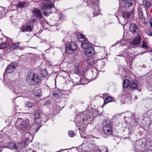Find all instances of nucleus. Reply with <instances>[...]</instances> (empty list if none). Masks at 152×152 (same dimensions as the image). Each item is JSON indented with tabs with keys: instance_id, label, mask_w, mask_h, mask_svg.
<instances>
[{
	"instance_id": "21",
	"label": "nucleus",
	"mask_w": 152,
	"mask_h": 152,
	"mask_svg": "<svg viewBox=\"0 0 152 152\" xmlns=\"http://www.w3.org/2000/svg\"><path fill=\"white\" fill-rule=\"evenodd\" d=\"M20 42H18V43H15L12 44L9 49L10 50H12L14 49H16L19 47V44Z\"/></svg>"
},
{
	"instance_id": "13",
	"label": "nucleus",
	"mask_w": 152,
	"mask_h": 152,
	"mask_svg": "<svg viewBox=\"0 0 152 152\" xmlns=\"http://www.w3.org/2000/svg\"><path fill=\"white\" fill-rule=\"evenodd\" d=\"M84 52L86 56H91L94 53V47L91 46L88 49L85 50Z\"/></svg>"
},
{
	"instance_id": "45",
	"label": "nucleus",
	"mask_w": 152,
	"mask_h": 152,
	"mask_svg": "<svg viewBox=\"0 0 152 152\" xmlns=\"http://www.w3.org/2000/svg\"><path fill=\"white\" fill-rule=\"evenodd\" d=\"M150 52H152V50H151V51H150Z\"/></svg>"
},
{
	"instance_id": "41",
	"label": "nucleus",
	"mask_w": 152,
	"mask_h": 152,
	"mask_svg": "<svg viewBox=\"0 0 152 152\" xmlns=\"http://www.w3.org/2000/svg\"><path fill=\"white\" fill-rule=\"evenodd\" d=\"M124 118H125V119H126V117H125ZM125 120V123H127L128 122V121H127V120Z\"/></svg>"
},
{
	"instance_id": "46",
	"label": "nucleus",
	"mask_w": 152,
	"mask_h": 152,
	"mask_svg": "<svg viewBox=\"0 0 152 152\" xmlns=\"http://www.w3.org/2000/svg\"><path fill=\"white\" fill-rule=\"evenodd\" d=\"M151 123L152 124V120L151 121Z\"/></svg>"
},
{
	"instance_id": "24",
	"label": "nucleus",
	"mask_w": 152,
	"mask_h": 152,
	"mask_svg": "<svg viewBox=\"0 0 152 152\" xmlns=\"http://www.w3.org/2000/svg\"><path fill=\"white\" fill-rule=\"evenodd\" d=\"M9 45L8 42L1 43L0 45V49H3L5 48Z\"/></svg>"
},
{
	"instance_id": "29",
	"label": "nucleus",
	"mask_w": 152,
	"mask_h": 152,
	"mask_svg": "<svg viewBox=\"0 0 152 152\" xmlns=\"http://www.w3.org/2000/svg\"><path fill=\"white\" fill-rule=\"evenodd\" d=\"M143 3L147 8H149L150 7V4L149 2L147 1H144Z\"/></svg>"
},
{
	"instance_id": "7",
	"label": "nucleus",
	"mask_w": 152,
	"mask_h": 152,
	"mask_svg": "<svg viewBox=\"0 0 152 152\" xmlns=\"http://www.w3.org/2000/svg\"><path fill=\"white\" fill-rule=\"evenodd\" d=\"M34 115V120L37 123H40L42 120V114L40 113L39 110H35Z\"/></svg>"
},
{
	"instance_id": "18",
	"label": "nucleus",
	"mask_w": 152,
	"mask_h": 152,
	"mask_svg": "<svg viewBox=\"0 0 152 152\" xmlns=\"http://www.w3.org/2000/svg\"><path fill=\"white\" fill-rule=\"evenodd\" d=\"M130 84L129 80L128 79H126L123 82V86L124 88H127Z\"/></svg>"
},
{
	"instance_id": "5",
	"label": "nucleus",
	"mask_w": 152,
	"mask_h": 152,
	"mask_svg": "<svg viewBox=\"0 0 152 152\" xmlns=\"http://www.w3.org/2000/svg\"><path fill=\"white\" fill-rule=\"evenodd\" d=\"M17 122H20V123L19 125V128L22 131H25L28 127V121L22 120L20 118H18L17 120Z\"/></svg>"
},
{
	"instance_id": "12",
	"label": "nucleus",
	"mask_w": 152,
	"mask_h": 152,
	"mask_svg": "<svg viewBox=\"0 0 152 152\" xmlns=\"http://www.w3.org/2000/svg\"><path fill=\"white\" fill-rule=\"evenodd\" d=\"M140 42L141 38L140 36L138 35L130 42V43L132 45H140Z\"/></svg>"
},
{
	"instance_id": "26",
	"label": "nucleus",
	"mask_w": 152,
	"mask_h": 152,
	"mask_svg": "<svg viewBox=\"0 0 152 152\" xmlns=\"http://www.w3.org/2000/svg\"><path fill=\"white\" fill-rule=\"evenodd\" d=\"M25 3L24 2H19L17 5L18 7L21 8L25 7Z\"/></svg>"
},
{
	"instance_id": "2",
	"label": "nucleus",
	"mask_w": 152,
	"mask_h": 152,
	"mask_svg": "<svg viewBox=\"0 0 152 152\" xmlns=\"http://www.w3.org/2000/svg\"><path fill=\"white\" fill-rule=\"evenodd\" d=\"M53 6L52 2H48L44 4L42 8L43 15L46 16H48L51 12L50 9Z\"/></svg>"
},
{
	"instance_id": "19",
	"label": "nucleus",
	"mask_w": 152,
	"mask_h": 152,
	"mask_svg": "<svg viewBox=\"0 0 152 152\" xmlns=\"http://www.w3.org/2000/svg\"><path fill=\"white\" fill-rule=\"evenodd\" d=\"M131 13L130 12L126 11H124L122 13V15L123 17L125 19H128L130 16Z\"/></svg>"
},
{
	"instance_id": "25",
	"label": "nucleus",
	"mask_w": 152,
	"mask_h": 152,
	"mask_svg": "<svg viewBox=\"0 0 152 152\" xmlns=\"http://www.w3.org/2000/svg\"><path fill=\"white\" fill-rule=\"evenodd\" d=\"M137 87L136 84L135 83H132L130 85V88L131 91H133L136 89Z\"/></svg>"
},
{
	"instance_id": "10",
	"label": "nucleus",
	"mask_w": 152,
	"mask_h": 152,
	"mask_svg": "<svg viewBox=\"0 0 152 152\" xmlns=\"http://www.w3.org/2000/svg\"><path fill=\"white\" fill-rule=\"evenodd\" d=\"M7 83L9 88L11 89L12 90L15 94H17L19 93L18 92V90L16 89V88L15 86V84L14 82L10 80Z\"/></svg>"
},
{
	"instance_id": "40",
	"label": "nucleus",
	"mask_w": 152,
	"mask_h": 152,
	"mask_svg": "<svg viewBox=\"0 0 152 152\" xmlns=\"http://www.w3.org/2000/svg\"><path fill=\"white\" fill-rule=\"evenodd\" d=\"M150 25H151V28H152V22H150Z\"/></svg>"
},
{
	"instance_id": "17",
	"label": "nucleus",
	"mask_w": 152,
	"mask_h": 152,
	"mask_svg": "<svg viewBox=\"0 0 152 152\" xmlns=\"http://www.w3.org/2000/svg\"><path fill=\"white\" fill-rule=\"evenodd\" d=\"M7 146L8 148L12 149H15L17 150L18 148L17 147L14 142H11L8 144L7 145Z\"/></svg>"
},
{
	"instance_id": "38",
	"label": "nucleus",
	"mask_w": 152,
	"mask_h": 152,
	"mask_svg": "<svg viewBox=\"0 0 152 152\" xmlns=\"http://www.w3.org/2000/svg\"><path fill=\"white\" fill-rule=\"evenodd\" d=\"M49 49H47V50H45V52L46 53H49Z\"/></svg>"
},
{
	"instance_id": "15",
	"label": "nucleus",
	"mask_w": 152,
	"mask_h": 152,
	"mask_svg": "<svg viewBox=\"0 0 152 152\" xmlns=\"http://www.w3.org/2000/svg\"><path fill=\"white\" fill-rule=\"evenodd\" d=\"M82 47L85 50L88 49L91 47L92 46L89 43L88 41H85L82 42L81 44Z\"/></svg>"
},
{
	"instance_id": "47",
	"label": "nucleus",
	"mask_w": 152,
	"mask_h": 152,
	"mask_svg": "<svg viewBox=\"0 0 152 152\" xmlns=\"http://www.w3.org/2000/svg\"><path fill=\"white\" fill-rule=\"evenodd\" d=\"M94 15H95V13H94Z\"/></svg>"
},
{
	"instance_id": "1",
	"label": "nucleus",
	"mask_w": 152,
	"mask_h": 152,
	"mask_svg": "<svg viewBox=\"0 0 152 152\" xmlns=\"http://www.w3.org/2000/svg\"><path fill=\"white\" fill-rule=\"evenodd\" d=\"M41 77L36 73L29 71L26 78V81L31 86L36 85L40 82Z\"/></svg>"
},
{
	"instance_id": "48",
	"label": "nucleus",
	"mask_w": 152,
	"mask_h": 152,
	"mask_svg": "<svg viewBox=\"0 0 152 152\" xmlns=\"http://www.w3.org/2000/svg\"><path fill=\"white\" fill-rule=\"evenodd\" d=\"M129 119H130V118H129Z\"/></svg>"
},
{
	"instance_id": "14",
	"label": "nucleus",
	"mask_w": 152,
	"mask_h": 152,
	"mask_svg": "<svg viewBox=\"0 0 152 152\" xmlns=\"http://www.w3.org/2000/svg\"><path fill=\"white\" fill-rule=\"evenodd\" d=\"M34 15L37 18H42V13L40 10L37 9H35L33 10Z\"/></svg>"
},
{
	"instance_id": "32",
	"label": "nucleus",
	"mask_w": 152,
	"mask_h": 152,
	"mask_svg": "<svg viewBox=\"0 0 152 152\" xmlns=\"http://www.w3.org/2000/svg\"><path fill=\"white\" fill-rule=\"evenodd\" d=\"M33 106V103L29 102H27L26 104V107H31Z\"/></svg>"
},
{
	"instance_id": "8",
	"label": "nucleus",
	"mask_w": 152,
	"mask_h": 152,
	"mask_svg": "<svg viewBox=\"0 0 152 152\" xmlns=\"http://www.w3.org/2000/svg\"><path fill=\"white\" fill-rule=\"evenodd\" d=\"M17 66V64L16 63H11L8 65L5 69V72L7 73L12 72Z\"/></svg>"
},
{
	"instance_id": "44",
	"label": "nucleus",
	"mask_w": 152,
	"mask_h": 152,
	"mask_svg": "<svg viewBox=\"0 0 152 152\" xmlns=\"http://www.w3.org/2000/svg\"><path fill=\"white\" fill-rule=\"evenodd\" d=\"M97 10H98L97 11V14L98 13V12H99V9L98 8H97Z\"/></svg>"
},
{
	"instance_id": "35",
	"label": "nucleus",
	"mask_w": 152,
	"mask_h": 152,
	"mask_svg": "<svg viewBox=\"0 0 152 152\" xmlns=\"http://www.w3.org/2000/svg\"><path fill=\"white\" fill-rule=\"evenodd\" d=\"M142 47L144 48H148V45L145 43L144 41H143V43L142 45Z\"/></svg>"
},
{
	"instance_id": "31",
	"label": "nucleus",
	"mask_w": 152,
	"mask_h": 152,
	"mask_svg": "<svg viewBox=\"0 0 152 152\" xmlns=\"http://www.w3.org/2000/svg\"><path fill=\"white\" fill-rule=\"evenodd\" d=\"M52 95L55 98H58L60 97L59 95L56 91H54Z\"/></svg>"
},
{
	"instance_id": "22",
	"label": "nucleus",
	"mask_w": 152,
	"mask_h": 152,
	"mask_svg": "<svg viewBox=\"0 0 152 152\" xmlns=\"http://www.w3.org/2000/svg\"><path fill=\"white\" fill-rule=\"evenodd\" d=\"M33 94L35 96L40 97L42 94L41 91L40 89H37L35 90Z\"/></svg>"
},
{
	"instance_id": "30",
	"label": "nucleus",
	"mask_w": 152,
	"mask_h": 152,
	"mask_svg": "<svg viewBox=\"0 0 152 152\" xmlns=\"http://www.w3.org/2000/svg\"><path fill=\"white\" fill-rule=\"evenodd\" d=\"M68 134H69V136L70 137H73L75 135V133L72 131H69L68 132Z\"/></svg>"
},
{
	"instance_id": "4",
	"label": "nucleus",
	"mask_w": 152,
	"mask_h": 152,
	"mask_svg": "<svg viewBox=\"0 0 152 152\" xmlns=\"http://www.w3.org/2000/svg\"><path fill=\"white\" fill-rule=\"evenodd\" d=\"M77 48V46L75 43L74 42H72L66 45V51L68 53H71L73 51L76 50Z\"/></svg>"
},
{
	"instance_id": "39",
	"label": "nucleus",
	"mask_w": 152,
	"mask_h": 152,
	"mask_svg": "<svg viewBox=\"0 0 152 152\" xmlns=\"http://www.w3.org/2000/svg\"><path fill=\"white\" fill-rule=\"evenodd\" d=\"M36 21V20L35 19H32L31 20V21L33 22H35Z\"/></svg>"
},
{
	"instance_id": "11",
	"label": "nucleus",
	"mask_w": 152,
	"mask_h": 152,
	"mask_svg": "<svg viewBox=\"0 0 152 152\" xmlns=\"http://www.w3.org/2000/svg\"><path fill=\"white\" fill-rule=\"evenodd\" d=\"M129 30L134 34H136L138 31L137 26L134 23L131 24L129 26Z\"/></svg>"
},
{
	"instance_id": "3",
	"label": "nucleus",
	"mask_w": 152,
	"mask_h": 152,
	"mask_svg": "<svg viewBox=\"0 0 152 152\" xmlns=\"http://www.w3.org/2000/svg\"><path fill=\"white\" fill-rule=\"evenodd\" d=\"M146 143V144H145V143H143L140 140L137 141L135 146L136 151H138L142 150L143 148L145 149L146 148H149V147L150 146H148L147 145V143H148V142H147Z\"/></svg>"
},
{
	"instance_id": "23",
	"label": "nucleus",
	"mask_w": 152,
	"mask_h": 152,
	"mask_svg": "<svg viewBox=\"0 0 152 152\" xmlns=\"http://www.w3.org/2000/svg\"><path fill=\"white\" fill-rule=\"evenodd\" d=\"M113 100V98L111 96H108L107 97L104 101V102L103 104H106L108 103L111 102Z\"/></svg>"
},
{
	"instance_id": "9",
	"label": "nucleus",
	"mask_w": 152,
	"mask_h": 152,
	"mask_svg": "<svg viewBox=\"0 0 152 152\" xmlns=\"http://www.w3.org/2000/svg\"><path fill=\"white\" fill-rule=\"evenodd\" d=\"M34 28V24L32 23H28L27 25L24 26L22 27L21 31H31Z\"/></svg>"
},
{
	"instance_id": "20",
	"label": "nucleus",
	"mask_w": 152,
	"mask_h": 152,
	"mask_svg": "<svg viewBox=\"0 0 152 152\" xmlns=\"http://www.w3.org/2000/svg\"><path fill=\"white\" fill-rule=\"evenodd\" d=\"M90 74L91 75V78L93 80L94 79L97 75V72L96 70H92L90 72Z\"/></svg>"
},
{
	"instance_id": "36",
	"label": "nucleus",
	"mask_w": 152,
	"mask_h": 152,
	"mask_svg": "<svg viewBox=\"0 0 152 152\" xmlns=\"http://www.w3.org/2000/svg\"><path fill=\"white\" fill-rule=\"evenodd\" d=\"M146 33L147 34H148V35L152 36V33L150 31H147Z\"/></svg>"
},
{
	"instance_id": "34",
	"label": "nucleus",
	"mask_w": 152,
	"mask_h": 152,
	"mask_svg": "<svg viewBox=\"0 0 152 152\" xmlns=\"http://www.w3.org/2000/svg\"><path fill=\"white\" fill-rule=\"evenodd\" d=\"M26 142L25 141L22 142L20 144V146L21 147H24L26 146Z\"/></svg>"
},
{
	"instance_id": "16",
	"label": "nucleus",
	"mask_w": 152,
	"mask_h": 152,
	"mask_svg": "<svg viewBox=\"0 0 152 152\" xmlns=\"http://www.w3.org/2000/svg\"><path fill=\"white\" fill-rule=\"evenodd\" d=\"M132 1L133 0H123L124 6L127 7L132 6Z\"/></svg>"
},
{
	"instance_id": "42",
	"label": "nucleus",
	"mask_w": 152,
	"mask_h": 152,
	"mask_svg": "<svg viewBox=\"0 0 152 152\" xmlns=\"http://www.w3.org/2000/svg\"><path fill=\"white\" fill-rule=\"evenodd\" d=\"M91 136H92L94 138H97V139H99V138H98L96 137H95L94 136H92V135H91Z\"/></svg>"
},
{
	"instance_id": "33",
	"label": "nucleus",
	"mask_w": 152,
	"mask_h": 152,
	"mask_svg": "<svg viewBox=\"0 0 152 152\" xmlns=\"http://www.w3.org/2000/svg\"><path fill=\"white\" fill-rule=\"evenodd\" d=\"M79 67L78 66H77L75 67L74 69V72L75 74L79 75Z\"/></svg>"
},
{
	"instance_id": "37",
	"label": "nucleus",
	"mask_w": 152,
	"mask_h": 152,
	"mask_svg": "<svg viewBox=\"0 0 152 152\" xmlns=\"http://www.w3.org/2000/svg\"><path fill=\"white\" fill-rule=\"evenodd\" d=\"M41 126H39L38 127V128L37 129H35L36 132H37V131L39 130V129L40 127Z\"/></svg>"
},
{
	"instance_id": "28",
	"label": "nucleus",
	"mask_w": 152,
	"mask_h": 152,
	"mask_svg": "<svg viewBox=\"0 0 152 152\" xmlns=\"http://www.w3.org/2000/svg\"><path fill=\"white\" fill-rule=\"evenodd\" d=\"M41 73L42 75L44 77H46L48 74L46 69H42Z\"/></svg>"
},
{
	"instance_id": "27",
	"label": "nucleus",
	"mask_w": 152,
	"mask_h": 152,
	"mask_svg": "<svg viewBox=\"0 0 152 152\" xmlns=\"http://www.w3.org/2000/svg\"><path fill=\"white\" fill-rule=\"evenodd\" d=\"M78 38L80 41L83 42H84L85 40V37L83 34L79 35Z\"/></svg>"
},
{
	"instance_id": "43",
	"label": "nucleus",
	"mask_w": 152,
	"mask_h": 152,
	"mask_svg": "<svg viewBox=\"0 0 152 152\" xmlns=\"http://www.w3.org/2000/svg\"><path fill=\"white\" fill-rule=\"evenodd\" d=\"M49 0H43V1H48Z\"/></svg>"
},
{
	"instance_id": "6",
	"label": "nucleus",
	"mask_w": 152,
	"mask_h": 152,
	"mask_svg": "<svg viewBox=\"0 0 152 152\" xmlns=\"http://www.w3.org/2000/svg\"><path fill=\"white\" fill-rule=\"evenodd\" d=\"M104 133L107 135H111L112 134V128L111 124H107L104 125L103 128Z\"/></svg>"
}]
</instances>
